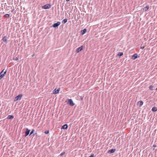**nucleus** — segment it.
<instances>
[{
	"label": "nucleus",
	"mask_w": 157,
	"mask_h": 157,
	"mask_svg": "<svg viewBox=\"0 0 157 157\" xmlns=\"http://www.w3.org/2000/svg\"><path fill=\"white\" fill-rule=\"evenodd\" d=\"M94 154H92V155H91L89 156V157H94Z\"/></svg>",
	"instance_id": "a878e982"
},
{
	"label": "nucleus",
	"mask_w": 157,
	"mask_h": 157,
	"mask_svg": "<svg viewBox=\"0 0 157 157\" xmlns=\"http://www.w3.org/2000/svg\"><path fill=\"white\" fill-rule=\"evenodd\" d=\"M65 152H63L61 153L59 155L60 156H62L63 155L65 154Z\"/></svg>",
	"instance_id": "5701e85b"
},
{
	"label": "nucleus",
	"mask_w": 157,
	"mask_h": 157,
	"mask_svg": "<svg viewBox=\"0 0 157 157\" xmlns=\"http://www.w3.org/2000/svg\"><path fill=\"white\" fill-rule=\"evenodd\" d=\"M6 70H5L4 69L0 73V80L6 75Z\"/></svg>",
	"instance_id": "f257e3e1"
},
{
	"label": "nucleus",
	"mask_w": 157,
	"mask_h": 157,
	"mask_svg": "<svg viewBox=\"0 0 157 157\" xmlns=\"http://www.w3.org/2000/svg\"><path fill=\"white\" fill-rule=\"evenodd\" d=\"M2 40L6 43L7 42V37L6 36H4L2 39Z\"/></svg>",
	"instance_id": "ddd939ff"
},
{
	"label": "nucleus",
	"mask_w": 157,
	"mask_h": 157,
	"mask_svg": "<svg viewBox=\"0 0 157 157\" xmlns=\"http://www.w3.org/2000/svg\"><path fill=\"white\" fill-rule=\"evenodd\" d=\"M156 90H157V88H156Z\"/></svg>",
	"instance_id": "c756f323"
},
{
	"label": "nucleus",
	"mask_w": 157,
	"mask_h": 157,
	"mask_svg": "<svg viewBox=\"0 0 157 157\" xmlns=\"http://www.w3.org/2000/svg\"><path fill=\"white\" fill-rule=\"evenodd\" d=\"M137 58V54L136 53L134 54L132 57V59L133 60H135Z\"/></svg>",
	"instance_id": "6e6552de"
},
{
	"label": "nucleus",
	"mask_w": 157,
	"mask_h": 157,
	"mask_svg": "<svg viewBox=\"0 0 157 157\" xmlns=\"http://www.w3.org/2000/svg\"><path fill=\"white\" fill-rule=\"evenodd\" d=\"M51 6L49 4H47L42 7V8L44 9H48L50 8Z\"/></svg>",
	"instance_id": "39448f33"
},
{
	"label": "nucleus",
	"mask_w": 157,
	"mask_h": 157,
	"mask_svg": "<svg viewBox=\"0 0 157 157\" xmlns=\"http://www.w3.org/2000/svg\"><path fill=\"white\" fill-rule=\"evenodd\" d=\"M22 96V94H20L18 95L17 96L15 97L14 99V101H17L18 100H20Z\"/></svg>",
	"instance_id": "f03ea898"
},
{
	"label": "nucleus",
	"mask_w": 157,
	"mask_h": 157,
	"mask_svg": "<svg viewBox=\"0 0 157 157\" xmlns=\"http://www.w3.org/2000/svg\"><path fill=\"white\" fill-rule=\"evenodd\" d=\"M67 103L70 105L72 106H73L75 105V104L74 103L72 100L71 99H69L67 100Z\"/></svg>",
	"instance_id": "7ed1b4c3"
},
{
	"label": "nucleus",
	"mask_w": 157,
	"mask_h": 157,
	"mask_svg": "<svg viewBox=\"0 0 157 157\" xmlns=\"http://www.w3.org/2000/svg\"><path fill=\"white\" fill-rule=\"evenodd\" d=\"M116 150V149H111L110 150H109L108 151V153L110 154L112 153H114Z\"/></svg>",
	"instance_id": "9d476101"
},
{
	"label": "nucleus",
	"mask_w": 157,
	"mask_h": 157,
	"mask_svg": "<svg viewBox=\"0 0 157 157\" xmlns=\"http://www.w3.org/2000/svg\"><path fill=\"white\" fill-rule=\"evenodd\" d=\"M60 88H59L57 90H56V89L53 91V94H57L60 91Z\"/></svg>",
	"instance_id": "0eeeda50"
},
{
	"label": "nucleus",
	"mask_w": 157,
	"mask_h": 157,
	"mask_svg": "<svg viewBox=\"0 0 157 157\" xmlns=\"http://www.w3.org/2000/svg\"><path fill=\"white\" fill-rule=\"evenodd\" d=\"M83 46H81L79 47L76 50L75 52L76 53H78L80 51H81L83 49Z\"/></svg>",
	"instance_id": "20e7f679"
},
{
	"label": "nucleus",
	"mask_w": 157,
	"mask_h": 157,
	"mask_svg": "<svg viewBox=\"0 0 157 157\" xmlns=\"http://www.w3.org/2000/svg\"><path fill=\"white\" fill-rule=\"evenodd\" d=\"M68 128V125L67 124H65L62 126V129H67Z\"/></svg>",
	"instance_id": "9b49d317"
},
{
	"label": "nucleus",
	"mask_w": 157,
	"mask_h": 157,
	"mask_svg": "<svg viewBox=\"0 0 157 157\" xmlns=\"http://www.w3.org/2000/svg\"><path fill=\"white\" fill-rule=\"evenodd\" d=\"M13 59L15 60H17L18 59V58L17 57L14 58H13Z\"/></svg>",
	"instance_id": "b1692460"
},
{
	"label": "nucleus",
	"mask_w": 157,
	"mask_h": 157,
	"mask_svg": "<svg viewBox=\"0 0 157 157\" xmlns=\"http://www.w3.org/2000/svg\"><path fill=\"white\" fill-rule=\"evenodd\" d=\"M151 110L153 112H156L157 111V108L155 107H153L152 108Z\"/></svg>",
	"instance_id": "2eb2a0df"
},
{
	"label": "nucleus",
	"mask_w": 157,
	"mask_h": 157,
	"mask_svg": "<svg viewBox=\"0 0 157 157\" xmlns=\"http://www.w3.org/2000/svg\"><path fill=\"white\" fill-rule=\"evenodd\" d=\"M66 0V1H67V2H68V1H70V0Z\"/></svg>",
	"instance_id": "c85d7f7f"
},
{
	"label": "nucleus",
	"mask_w": 157,
	"mask_h": 157,
	"mask_svg": "<svg viewBox=\"0 0 157 157\" xmlns=\"http://www.w3.org/2000/svg\"><path fill=\"white\" fill-rule=\"evenodd\" d=\"M123 55V52H119V53L117 55L118 56H122Z\"/></svg>",
	"instance_id": "aec40b11"
},
{
	"label": "nucleus",
	"mask_w": 157,
	"mask_h": 157,
	"mask_svg": "<svg viewBox=\"0 0 157 157\" xmlns=\"http://www.w3.org/2000/svg\"><path fill=\"white\" fill-rule=\"evenodd\" d=\"M138 104H139L140 106H141L143 104V102L142 101H140L138 102Z\"/></svg>",
	"instance_id": "f3484780"
},
{
	"label": "nucleus",
	"mask_w": 157,
	"mask_h": 157,
	"mask_svg": "<svg viewBox=\"0 0 157 157\" xmlns=\"http://www.w3.org/2000/svg\"><path fill=\"white\" fill-rule=\"evenodd\" d=\"M86 32V29H85L82 30L81 32V34L82 35L84 34Z\"/></svg>",
	"instance_id": "f8f14e48"
},
{
	"label": "nucleus",
	"mask_w": 157,
	"mask_h": 157,
	"mask_svg": "<svg viewBox=\"0 0 157 157\" xmlns=\"http://www.w3.org/2000/svg\"><path fill=\"white\" fill-rule=\"evenodd\" d=\"M14 118L13 115H9L8 116L7 118L8 119H12Z\"/></svg>",
	"instance_id": "4468645a"
},
{
	"label": "nucleus",
	"mask_w": 157,
	"mask_h": 157,
	"mask_svg": "<svg viewBox=\"0 0 157 157\" xmlns=\"http://www.w3.org/2000/svg\"><path fill=\"white\" fill-rule=\"evenodd\" d=\"M49 133V131H46L44 133L45 134H48Z\"/></svg>",
	"instance_id": "393cba45"
},
{
	"label": "nucleus",
	"mask_w": 157,
	"mask_h": 157,
	"mask_svg": "<svg viewBox=\"0 0 157 157\" xmlns=\"http://www.w3.org/2000/svg\"><path fill=\"white\" fill-rule=\"evenodd\" d=\"M3 17H5L8 18L10 17V15L9 14H5Z\"/></svg>",
	"instance_id": "6ab92c4d"
},
{
	"label": "nucleus",
	"mask_w": 157,
	"mask_h": 157,
	"mask_svg": "<svg viewBox=\"0 0 157 157\" xmlns=\"http://www.w3.org/2000/svg\"><path fill=\"white\" fill-rule=\"evenodd\" d=\"M30 130H29L28 128H27L26 129V131L25 132V136H27L29 134L30 131Z\"/></svg>",
	"instance_id": "1a4fd4ad"
},
{
	"label": "nucleus",
	"mask_w": 157,
	"mask_h": 157,
	"mask_svg": "<svg viewBox=\"0 0 157 157\" xmlns=\"http://www.w3.org/2000/svg\"><path fill=\"white\" fill-rule=\"evenodd\" d=\"M154 147H156V145H154L153 146Z\"/></svg>",
	"instance_id": "cd10ccee"
},
{
	"label": "nucleus",
	"mask_w": 157,
	"mask_h": 157,
	"mask_svg": "<svg viewBox=\"0 0 157 157\" xmlns=\"http://www.w3.org/2000/svg\"><path fill=\"white\" fill-rule=\"evenodd\" d=\"M153 87H154L152 85H151L149 87V89L150 90H153Z\"/></svg>",
	"instance_id": "412c9836"
},
{
	"label": "nucleus",
	"mask_w": 157,
	"mask_h": 157,
	"mask_svg": "<svg viewBox=\"0 0 157 157\" xmlns=\"http://www.w3.org/2000/svg\"><path fill=\"white\" fill-rule=\"evenodd\" d=\"M144 48V47H141V48L142 49H143Z\"/></svg>",
	"instance_id": "bb28decb"
},
{
	"label": "nucleus",
	"mask_w": 157,
	"mask_h": 157,
	"mask_svg": "<svg viewBox=\"0 0 157 157\" xmlns=\"http://www.w3.org/2000/svg\"><path fill=\"white\" fill-rule=\"evenodd\" d=\"M149 6H146L143 9L144 10V11H146L149 9Z\"/></svg>",
	"instance_id": "dca6fc26"
},
{
	"label": "nucleus",
	"mask_w": 157,
	"mask_h": 157,
	"mask_svg": "<svg viewBox=\"0 0 157 157\" xmlns=\"http://www.w3.org/2000/svg\"><path fill=\"white\" fill-rule=\"evenodd\" d=\"M60 24V22L58 21L56 23L52 25V26L54 28H56Z\"/></svg>",
	"instance_id": "423d86ee"
},
{
	"label": "nucleus",
	"mask_w": 157,
	"mask_h": 157,
	"mask_svg": "<svg viewBox=\"0 0 157 157\" xmlns=\"http://www.w3.org/2000/svg\"><path fill=\"white\" fill-rule=\"evenodd\" d=\"M34 131H35V130H34V129H33L32 130V131H31V132L30 133V134L29 135H31V134H32L33 133H34Z\"/></svg>",
	"instance_id": "4be33fe9"
},
{
	"label": "nucleus",
	"mask_w": 157,
	"mask_h": 157,
	"mask_svg": "<svg viewBox=\"0 0 157 157\" xmlns=\"http://www.w3.org/2000/svg\"><path fill=\"white\" fill-rule=\"evenodd\" d=\"M67 19H64L62 21V23L63 24H65L67 21Z\"/></svg>",
	"instance_id": "a211bd4d"
}]
</instances>
